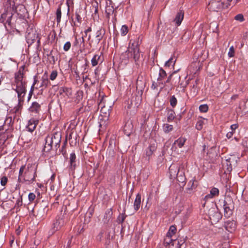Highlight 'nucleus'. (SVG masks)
Instances as JSON below:
<instances>
[{
    "label": "nucleus",
    "instance_id": "1",
    "mask_svg": "<svg viewBox=\"0 0 248 248\" xmlns=\"http://www.w3.org/2000/svg\"><path fill=\"white\" fill-rule=\"evenodd\" d=\"M24 66L21 67L18 71L15 74V80L12 84V89L17 93L18 107L22 106L24 96L26 93V83L23 81L24 76Z\"/></svg>",
    "mask_w": 248,
    "mask_h": 248
},
{
    "label": "nucleus",
    "instance_id": "2",
    "mask_svg": "<svg viewBox=\"0 0 248 248\" xmlns=\"http://www.w3.org/2000/svg\"><path fill=\"white\" fill-rule=\"evenodd\" d=\"M61 140V135L59 132L48 135L46 138L44 151L48 152L53 149L57 150L60 147Z\"/></svg>",
    "mask_w": 248,
    "mask_h": 248
},
{
    "label": "nucleus",
    "instance_id": "3",
    "mask_svg": "<svg viewBox=\"0 0 248 248\" xmlns=\"http://www.w3.org/2000/svg\"><path fill=\"white\" fill-rule=\"evenodd\" d=\"M37 166L35 164H30L27 167L23 175V180L32 183L34 181L36 176Z\"/></svg>",
    "mask_w": 248,
    "mask_h": 248
},
{
    "label": "nucleus",
    "instance_id": "4",
    "mask_svg": "<svg viewBox=\"0 0 248 248\" xmlns=\"http://www.w3.org/2000/svg\"><path fill=\"white\" fill-rule=\"evenodd\" d=\"M130 42V45L128 47L127 50L126 51V53L128 52L131 53V57L132 58L135 62H137L140 61L141 59V54H140L139 48V46L138 43L136 41H134L133 43Z\"/></svg>",
    "mask_w": 248,
    "mask_h": 248
},
{
    "label": "nucleus",
    "instance_id": "5",
    "mask_svg": "<svg viewBox=\"0 0 248 248\" xmlns=\"http://www.w3.org/2000/svg\"><path fill=\"white\" fill-rule=\"evenodd\" d=\"M207 214L212 224L217 223L222 217L221 213L218 212V209L215 207L210 208L208 210Z\"/></svg>",
    "mask_w": 248,
    "mask_h": 248
},
{
    "label": "nucleus",
    "instance_id": "6",
    "mask_svg": "<svg viewBox=\"0 0 248 248\" xmlns=\"http://www.w3.org/2000/svg\"><path fill=\"white\" fill-rule=\"evenodd\" d=\"M208 7L211 11L218 12L225 8V4L219 0H212L209 3Z\"/></svg>",
    "mask_w": 248,
    "mask_h": 248
},
{
    "label": "nucleus",
    "instance_id": "7",
    "mask_svg": "<svg viewBox=\"0 0 248 248\" xmlns=\"http://www.w3.org/2000/svg\"><path fill=\"white\" fill-rule=\"evenodd\" d=\"M76 139L77 134L75 129L74 128H68L66 131V140L65 143L66 142V141L68 140L70 141V144L73 143H76Z\"/></svg>",
    "mask_w": 248,
    "mask_h": 248
},
{
    "label": "nucleus",
    "instance_id": "8",
    "mask_svg": "<svg viewBox=\"0 0 248 248\" xmlns=\"http://www.w3.org/2000/svg\"><path fill=\"white\" fill-rule=\"evenodd\" d=\"M156 149V146L155 144H153L149 145V147L145 150V152L143 155V158L146 161H149L150 157L152 156Z\"/></svg>",
    "mask_w": 248,
    "mask_h": 248
},
{
    "label": "nucleus",
    "instance_id": "9",
    "mask_svg": "<svg viewBox=\"0 0 248 248\" xmlns=\"http://www.w3.org/2000/svg\"><path fill=\"white\" fill-rule=\"evenodd\" d=\"M65 224V221L63 217H58L55 222L53 223V227L52 229V233L60 229Z\"/></svg>",
    "mask_w": 248,
    "mask_h": 248
},
{
    "label": "nucleus",
    "instance_id": "10",
    "mask_svg": "<svg viewBox=\"0 0 248 248\" xmlns=\"http://www.w3.org/2000/svg\"><path fill=\"white\" fill-rule=\"evenodd\" d=\"M177 243L178 246L177 248H180L181 245L179 244L178 240L175 239L173 240L171 239V237H169L167 235H166L165 238L164 240V245L166 246H169V248H171V247H173L174 244Z\"/></svg>",
    "mask_w": 248,
    "mask_h": 248
},
{
    "label": "nucleus",
    "instance_id": "11",
    "mask_svg": "<svg viewBox=\"0 0 248 248\" xmlns=\"http://www.w3.org/2000/svg\"><path fill=\"white\" fill-rule=\"evenodd\" d=\"M41 110V105L37 102H33L29 108V111L32 115L36 116Z\"/></svg>",
    "mask_w": 248,
    "mask_h": 248
},
{
    "label": "nucleus",
    "instance_id": "12",
    "mask_svg": "<svg viewBox=\"0 0 248 248\" xmlns=\"http://www.w3.org/2000/svg\"><path fill=\"white\" fill-rule=\"evenodd\" d=\"M145 86V82L143 79L142 77L139 76L138 77L137 82H136V89L137 91L139 93L141 92V93H142V91L144 89Z\"/></svg>",
    "mask_w": 248,
    "mask_h": 248
},
{
    "label": "nucleus",
    "instance_id": "13",
    "mask_svg": "<svg viewBox=\"0 0 248 248\" xmlns=\"http://www.w3.org/2000/svg\"><path fill=\"white\" fill-rule=\"evenodd\" d=\"M179 169L177 166L174 164H172L169 168L170 176V179H174L176 178V175L179 172Z\"/></svg>",
    "mask_w": 248,
    "mask_h": 248
},
{
    "label": "nucleus",
    "instance_id": "14",
    "mask_svg": "<svg viewBox=\"0 0 248 248\" xmlns=\"http://www.w3.org/2000/svg\"><path fill=\"white\" fill-rule=\"evenodd\" d=\"M105 31L101 28H99L95 32V36L94 38V41L97 44H98L102 40Z\"/></svg>",
    "mask_w": 248,
    "mask_h": 248
},
{
    "label": "nucleus",
    "instance_id": "15",
    "mask_svg": "<svg viewBox=\"0 0 248 248\" xmlns=\"http://www.w3.org/2000/svg\"><path fill=\"white\" fill-rule=\"evenodd\" d=\"M181 79V77L179 75L177 74L176 73L172 78V81L170 86V87L169 90H172L174 87L176 86L179 84Z\"/></svg>",
    "mask_w": 248,
    "mask_h": 248
},
{
    "label": "nucleus",
    "instance_id": "16",
    "mask_svg": "<svg viewBox=\"0 0 248 248\" xmlns=\"http://www.w3.org/2000/svg\"><path fill=\"white\" fill-rule=\"evenodd\" d=\"M225 227L227 231L230 232H232L235 230L236 228V224L234 221H227L225 223Z\"/></svg>",
    "mask_w": 248,
    "mask_h": 248
},
{
    "label": "nucleus",
    "instance_id": "17",
    "mask_svg": "<svg viewBox=\"0 0 248 248\" xmlns=\"http://www.w3.org/2000/svg\"><path fill=\"white\" fill-rule=\"evenodd\" d=\"M184 12L182 10H180L176 14L174 22L176 26H179L184 18Z\"/></svg>",
    "mask_w": 248,
    "mask_h": 248
},
{
    "label": "nucleus",
    "instance_id": "18",
    "mask_svg": "<svg viewBox=\"0 0 248 248\" xmlns=\"http://www.w3.org/2000/svg\"><path fill=\"white\" fill-rule=\"evenodd\" d=\"M38 123V120H35L34 119H31L28 123V125L27 126V128L28 129V131L30 132H32L35 129L37 124Z\"/></svg>",
    "mask_w": 248,
    "mask_h": 248
},
{
    "label": "nucleus",
    "instance_id": "19",
    "mask_svg": "<svg viewBox=\"0 0 248 248\" xmlns=\"http://www.w3.org/2000/svg\"><path fill=\"white\" fill-rule=\"evenodd\" d=\"M218 195V189L216 187H213L211 189L210 193L205 196L204 200H207L209 199L213 198L215 196H217Z\"/></svg>",
    "mask_w": 248,
    "mask_h": 248
},
{
    "label": "nucleus",
    "instance_id": "20",
    "mask_svg": "<svg viewBox=\"0 0 248 248\" xmlns=\"http://www.w3.org/2000/svg\"><path fill=\"white\" fill-rule=\"evenodd\" d=\"M109 4L107 5L106 7V13L107 14V16L109 18L110 15L112 14L114 12V10L116 9V7L114 8V6L112 3V1L109 0Z\"/></svg>",
    "mask_w": 248,
    "mask_h": 248
},
{
    "label": "nucleus",
    "instance_id": "21",
    "mask_svg": "<svg viewBox=\"0 0 248 248\" xmlns=\"http://www.w3.org/2000/svg\"><path fill=\"white\" fill-rule=\"evenodd\" d=\"M124 129L125 133L127 135H129L133 131V125L131 121H128L125 123Z\"/></svg>",
    "mask_w": 248,
    "mask_h": 248
},
{
    "label": "nucleus",
    "instance_id": "22",
    "mask_svg": "<svg viewBox=\"0 0 248 248\" xmlns=\"http://www.w3.org/2000/svg\"><path fill=\"white\" fill-rule=\"evenodd\" d=\"M76 156L74 153H72L70 155L69 162H70V169L72 170H75L76 167Z\"/></svg>",
    "mask_w": 248,
    "mask_h": 248
},
{
    "label": "nucleus",
    "instance_id": "23",
    "mask_svg": "<svg viewBox=\"0 0 248 248\" xmlns=\"http://www.w3.org/2000/svg\"><path fill=\"white\" fill-rule=\"evenodd\" d=\"M186 141V139L185 138L181 137L174 141L172 148L176 149V147H175L176 145H177L179 148H182L184 146Z\"/></svg>",
    "mask_w": 248,
    "mask_h": 248
},
{
    "label": "nucleus",
    "instance_id": "24",
    "mask_svg": "<svg viewBox=\"0 0 248 248\" xmlns=\"http://www.w3.org/2000/svg\"><path fill=\"white\" fill-rule=\"evenodd\" d=\"M223 203V207H234L233 201L231 197H226Z\"/></svg>",
    "mask_w": 248,
    "mask_h": 248
},
{
    "label": "nucleus",
    "instance_id": "25",
    "mask_svg": "<svg viewBox=\"0 0 248 248\" xmlns=\"http://www.w3.org/2000/svg\"><path fill=\"white\" fill-rule=\"evenodd\" d=\"M141 204V195L140 194L138 193L136 197V199L134 203V210L137 211H138L140 206Z\"/></svg>",
    "mask_w": 248,
    "mask_h": 248
},
{
    "label": "nucleus",
    "instance_id": "26",
    "mask_svg": "<svg viewBox=\"0 0 248 248\" xmlns=\"http://www.w3.org/2000/svg\"><path fill=\"white\" fill-rule=\"evenodd\" d=\"M207 122V119L202 118L199 119L196 124V128L198 130L202 129L203 124H205Z\"/></svg>",
    "mask_w": 248,
    "mask_h": 248
},
{
    "label": "nucleus",
    "instance_id": "27",
    "mask_svg": "<svg viewBox=\"0 0 248 248\" xmlns=\"http://www.w3.org/2000/svg\"><path fill=\"white\" fill-rule=\"evenodd\" d=\"M37 38V36L35 33L29 32L26 36L28 43L31 44Z\"/></svg>",
    "mask_w": 248,
    "mask_h": 248
},
{
    "label": "nucleus",
    "instance_id": "28",
    "mask_svg": "<svg viewBox=\"0 0 248 248\" xmlns=\"http://www.w3.org/2000/svg\"><path fill=\"white\" fill-rule=\"evenodd\" d=\"M41 84L40 86V88H42L43 89H45L47 87L49 84H50V81L47 78L46 76H43L41 79Z\"/></svg>",
    "mask_w": 248,
    "mask_h": 248
},
{
    "label": "nucleus",
    "instance_id": "29",
    "mask_svg": "<svg viewBox=\"0 0 248 248\" xmlns=\"http://www.w3.org/2000/svg\"><path fill=\"white\" fill-rule=\"evenodd\" d=\"M234 156H231L226 160V165L228 166L227 170L228 171H231L232 169V161H234Z\"/></svg>",
    "mask_w": 248,
    "mask_h": 248
},
{
    "label": "nucleus",
    "instance_id": "30",
    "mask_svg": "<svg viewBox=\"0 0 248 248\" xmlns=\"http://www.w3.org/2000/svg\"><path fill=\"white\" fill-rule=\"evenodd\" d=\"M234 207H223L224 216L226 217H230L232 214V210Z\"/></svg>",
    "mask_w": 248,
    "mask_h": 248
},
{
    "label": "nucleus",
    "instance_id": "31",
    "mask_svg": "<svg viewBox=\"0 0 248 248\" xmlns=\"http://www.w3.org/2000/svg\"><path fill=\"white\" fill-rule=\"evenodd\" d=\"M176 178L178 182L180 183H185L186 181V177L183 171H179L178 175H176Z\"/></svg>",
    "mask_w": 248,
    "mask_h": 248
},
{
    "label": "nucleus",
    "instance_id": "32",
    "mask_svg": "<svg viewBox=\"0 0 248 248\" xmlns=\"http://www.w3.org/2000/svg\"><path fill=\"white\" fill-rule=\"evenodd\" d=\"M175 117V114L174 111L172 109H170L168 111L167 114V120L168 121L170 122L173 120Z\"/></svg>",
    "mask_w": 248,
    "mask_h": 248
},
{
    "label": "nucleus",
    "instance_id": "33",
    "mask_svg": "<svg viewBox=\"0 0 248 248\" xmlns=\"http://www.w3.org/2000/svg\"><path fill=\"white\" fill-rule=\"evenodd\" d=\"M100 55H98L97 54L95 55L92 58L91 60V63L93 66H95L100 61Z\"/></svg>",
    "mask_w": 248,
    "mask_h": 248
},
{
    "label": "nucleus",
    "instance_id": "34",
    "mask_svg": "<svg viewBox=\"0 0 248 248\" xmlns=\"http://www.w3.org/2000/svg\"><path fill=\"white\" fill-rule=\"evenodd\" d=\"M176 227L174 225H171L170 226L168 232L167 234L169 237H172L176 232Z\"/></svg>",
    "mask_w": 248,
    "mask_h": 248
},
{
    "label": "nucleus",
    "instance_id": "35",
    "mask_svg": "<svg viewBox=\"0 0 248 248\" xmlns=\"http://www.w3.org/2000/svg\"><path fill=\"white\" fill-rule=\"evenodd\" d=\"M56 15L57 24H59L61 22L62 17V11L61 6H59V7L57 8L56 12Z\"/></svg>",
    "mask_w": 248,
    "mask_h": 248
},
{
    "label": "nucleus",
    "instance_id": "36",
    "mask_svg": "<svg viewBox=\"0 0 248 248\" xmlns=\"http://www.w3.org/2000/svg\"><path fill=\"white\" fill-rule=\"evenodd\" d=\"M173 129V126L172 125L169 124H165L163 125V130L164 132L166 133H168L170 132V131H172Z\"/></svg>",
    "mask_w": 248,
    "mask_h": 248
},
{
    "label": "nucleus",
    "instance_id": "37",
    "mask_svg": "<svg viewBox=\"0 0 248 248\" xmlns=\"http://www.w3.org/2000/svg\"><path fill=\"white\" fill-rule=\"evenodd\" d=\"M195 179H192L189 182L188 184V189L192 190L193 189L196 188V187H197V185L195 184Z\"/></svg>",
    "mask_w": 248,
    "mask_h": 248
},
{
    "label": "nucleus",
    "instance_id": "38",
    "mask_svg": "<svg viewBox=\"0 0 248 248\" xmlns=\"http://www.w3.org/2000/svg\"><path fill=\"white\" fill-rule=\"evenodd\" d=\"M170 105L173 108L176 106L177 103V100L176 98L175 97L174 95H172L170 99Z\"/></svg>",
    "mask_w": 248,
    "mask_h": 248
},
{
    "label": "nucleus",
    "instance_id": "39",
    "mask_svg": "<svg viewBox=\"0 0 248 248\" xmlns=\"http://www.w3.org/2000/svg\"><path fill=\"white\" fill-rule=\"evenodd\" d=\"M70 91V89L66 88V87H61L59 89V93L60 94H62V93H64L66 95H68V93L69 91Z\"/></svg>",
    "mask_w": 248,
    "mask_h": 248
},
{
    "label": "nucleus",
    "instance_id": "40",
    "mask_svg": "<svg viewBox=\"0 0 248 248\" xmlns=\"http://www.w3.org/2000/svg\"><path fill=\"white\" fill-rule=\"evenodd\" d=\"M128 27L126 25L122 26L121 29V33L122 35H125L128 32Z\"/></svg>",
    "mask_w": 248,
    "mask_h": 248
},
{
    "label": "nucleus",
    "instance_id": "41",
    "mask_svg": "<svg viewBox=\"0 0 248 248\" xmlns=\"http://www.w3.org/2000/svg\"><path fill=\"white\" fill-rule=\"evenodd\" d=\"M199 110L202 112H206L208 110V106L206 104L201 105L199 107Z\"/></svg>",
    "mask_w": 248,
    "mask_h": 248
},
{
    "label": "nucleus",
    "instance_id": "42",
    "mask_svg": "<svg viewBox=\"0 0 248 248\" xmlns=\"http://www.w3.org/2000/svg\"><path fill=\"white\" fill-rule=\"evenodd\" d=\"M159 75V77L157 79L158 80H162L163 78H164L167 76V74L163 69H160Z\"/></svg>",
    "mask_w": 248,
    "mask_h": 248
},
{
    "label": "nucleus",
    "instance_id": "43",
    "mask_svg": "<svg viewBox=\"0 0 248 248\" xmlns=\"http://www.w3.org/2000/svg\"><path fill=\"white\" fill-rule=\"evenodd\" d=\"M125 217L126 216L124 213L121 214L118 216L117 221L119 223H122L124 221Z\"/></svg>",
    "mask_w": 248,
    "mask_h": 248
},
{
    "label": "nucleus",
    "instance_id": "44",
    "mask_svg": "<svg viewBox=\"0 0 248 248\" xmlns=\"http://www.w3.org/2000/svg\"><path fill=\"white\" fill-rule=\"evenodd\" d=\"M9 13H10V12H6L2 14H1V17H0V21L1 22L3 23V22H4L5 20L6 21V20L7 19V17L9 16L8 14Z\"/></svg>",
    "mask_w": 248,
    "mask_h": 248
},
{
    "label": "nucleus",
    "instance_id": "45",
    "mask_svg": "<svg viewBox=\"0 0 248 248\" xmlns=\"http://www.w3.org/2000/svg\"><path fill=\"white\" fill-rule=\"evenodd\" d=\"M58 75V72L56 70H53L52 71L50 75V79L51 80H54L56 79Z\"/></svg>",
    "mask_w": 248,
    "mask_h": 248
},
{
    "label": "nucleus",
    "instance_id": "46",
    "mask_svg": "<svg viewBox=\"0 0 248 248\" xmlns=\"http://www.w3.org/2000/svg\"><path fill=\"white\" fill-rule=\"evenodd\" d=\"M234 53L235 51L233 46H231L228 53V56L230 58L233 57L234 56Z\"/></svg>",
    "mask_w": 248,
    "mask_h": 248
},
{
    "label": "nucleus",
    "instance_id": "47",
    "mask_svg": "<svg viewBox=\"0 0 248 248\" xmlns=\"http://www.w3.org/2000/svg\"><path fill=\"white\" fill-rule=\"evenodd\" d=\"M234 19L240 22H242L244 20V16L241 14H238L235 16Z\"/></svg>",
    "mask_w": 248,
    "mask_h": 248
},
{
    "label": "nucleus",
    "instance_id": "48",
    "mask_svg": "<svg viewBox=\"0 0 248 248\" xmlns=\"http://www.w3.org/2000/svg\"><path fill=\"white\" fill-rule=\"evenodd\" d=\"M8 15L9 16L7 17L5 24H8L9 26H11V18L13 15L11 13H10Z\"/></svg>",
    "mask_w": 248,
    "mask_h": 248
},
{
    "label": "nucleus",
    "instance_id": "49",
    "mask_svg": "<svg viewBox=\"0 0 248 248\" xmlns=\"http://www.w3.org/2000/svg\"><path fill=\"white\" fill-rule=\"evenodd\" d=\"M54 52L53 50H51L50 52L49 56L51 57L52 60L53 61V63L54 64L55 62L57 61L58 58L57 56H55L54 55Z\"/></svg>",
    "mask_w": 248,
    "mask_h": 248
},
{
    "label": "nucleus",
    "instance_id": "50",
    "mask_svg": "<svg viewBox=\"0 0 248 248\" xmlns=\"http://www.w3.org/2000/svg\"><path fill=\"white\" fill-rule=\"evenodd\" d=\"M176 60L174 61H173V58H170L168 61H167L165 64V66L167 67H169L171 63H173V64L174 65L175 62Z\"/></svg>",
    "mask_w": 248,
    "mask_h": 248
},
{
    "label": "nucleus",
    "instance_id": "51",
    "mask_svg": "<svg viewBox=\"0 0 248 248\" xmlns=\"http://www.w3.org/2000/svg\"><path fill=\"white\" fill-rule=\"evenodd\" d=\"M71 43L70 42H67L63 46V50L65 51H68L71 47Z\"/></svg>",
    "mask_w": 248,
    "mask_h": 248
},
{
    "label": "nucleus",
    "instance_id": "52",
    "mask_svg": "<svg viewBox=\"0 0 248 248\" xmlns=\"http://www.w3.org/2000/svg\"><path fill=\"white\" fill-rule=\"evenodd\" d=\"M7 181H8V179H7V178L6 176H3V177L1 178V180H0V184H1L2 186H5V185H6V184H7Z\"/></svg>",
    "mask_w": 248,
    "mask_h": 248
},
{
    "label": "nucleus",
    "instance_id": "53",
    "mask_svg": "<svg viewBox=\"0 0 248 248\" xmlns=\"http://www.w3.org/2000/svg\"><path fill=\"white\" fill-rule=\"evenodd\" d=\"M35 195L33 193H30L29 194L28 198L30 202L33 201L35 198Z\"/></svg>",
    "mask_w": 248,
    "mask_h": 248
},
{
    "label": "nucleus",
    "instance_id": "54",
    "mask_svg": "<svg viewBox=\"0 0 248 248\" xmlns=\"http://www.w3.org/2000/svg\"><path fill=\"white\" fill-rule=\"evenodd\" d=\"M76 19L78 23H81L82 18L80 16L77 12L76 13Z\"/></svg>",
    "mask_w": 248,
    "mask_h": 248
},
{
    "label": "nucleus",
    "instance_id": "55",
    "mask_svg": "<svg viewBox=\"0 0 248 248\" xmlns=\"http://www.w3.org/2000/svg\"><path fill=\"white\" fill-rule=\"evenodd\" d=\"M25 169V166H24V165H23L20 167L19 171V176H23L24 175H23V173Z\"/></svg>",
    "mask_w": 248,
    "mask_h": 248
},
{
    "label": "nucleus",
    "instance_id": "56",
    "mask_svg": "<svg viewBox=\"0 0 248 248\" xmlns=\"http://www.w3.org/2000/svg\"><path fill=\"white\" fill-rule=\"evenodd\" d=\"M98 4L96 1L93 3V5L94 7V14L98 13Z\"/></svg>",
    "mask_w": 248,
    "mask_h": 248
},
{
    "label": "nucleus",
    "instance_id": "57",
    "mask_svg": "<svg viewBox=\"0 0 248 248\" xmlns=\"http://www.w3.org/2000/svg\"><path fill=\"white\" fill-rule=\"evenodd\" d=\"M175 73L176 71H174L172 74L170 75L168 78L167 80L166 81L165 83H169L171 80H172V78L173 76V75L175 74Z\"/></svg>",
    "mask_w": 248,
    "mask_h": 248
},
{
    "label": "nucleus",
    "instance_id": "58",
    "mask_svg": "<svg viewBox=\"0 0 248 248\" xmlns=\"http://www.w3.org/2000/svg\"><path fill=\"white\" fill-rule=\"evenodd\" d=\"M16 205L18 207L21 206L22 205V198L18 199L16 201Z\"/></svg>",
    "mask_w": 248,
    "mask_h": 248
},
{
    "label": "nucleus",
    "instance_id": "59",
    "mask_svg": "<svg viewBox=\"0 0 248 248\" xmlns=\"http://www.w3.org/2000/svg\"><path fill=\"white\" fill-rule=\"evenodd\" d=\"M33 90H34L33 87H31V90L30 91L29 94V97H28V101L30 100V99L31 97L32 94L33 93Z\"/></svg>",
    "mask_w": 248,
    "mask_h": 248
},
{
    "label": "nucleus",
    "instance_id": "60",
    "mask_svg": "<svg viewBox=\"0 0 248 248\" xmlns=\"http://www.w3.org/2000/svg\"><path fill=\"white\" fill-rule=\"evenodd\" d=\"M198 80H196L194 81V82L193 83L192 88L194 89V92H196V89L197 85H198Z\"/></svg>",
    "mask_w": 248,
    "mask_h": 248
},
{
    "label": "nucleus",
    "instance_id": "61",
    "mask_svg": "<svg viewBox=\"0 0 248 248\" xmlns=\"http://www.w3.org/2000/svg\"><path fill=\"white\" fill-rule=\"evenodd\" d=\"M112 212L111 209H109L106 212L105 215L107 216V217H109L110 216L112 215Z\"/></svg>",
    "mask_w": 248,
    "mask_h": 248
},
{
    "label": "nucleus",
    "instance_id": "62",
    "mask_svg": "<svg viewBox=\"0 0 248 248\" xmlns=\"http://www.w3.org/2000/svg\"><path fill=\"white\" fill-rule=\"evenodd\" d=\"M238 126L237 124H232L231 126V128L232 130V131L233 132V131H234L236 129H237L238 128Z\"/></svg>",
    "mask_w": 248,
    "mask_h": 248
},
{
    "label": "nucleus",
    "instance_id": "63",
    "mask_svg": "<svg viewBox=\"0 0 248 248\" xmlns=\"http://www.w3.org/2000/svg\"><path fill=\"white\" fill-rule=\"evenodd\" d=\"M233 132L232 131V132H229L227 135H226V137L228 138V139H230L231 138L232 135H233Z\"/></svg>",
    "mask_w": 248,
    "mask_h": 248
},
{
    "label": "nucleus",
    "instance_id": "64",
    "mask_svg": "<svg viewBox=\"0 0 248 248\" xmlns=\"http://www.w3.org/2000/svg\"><path fill=\"white\" fill-rule=\"evenodd\" d=\"M232 1V0H227V3L225 4V7L228 8L229 6H231L232 4L231 2Z\"/></svg>",
    "mask_w": 248,
    "mask_h": 248
}]
</instances>
